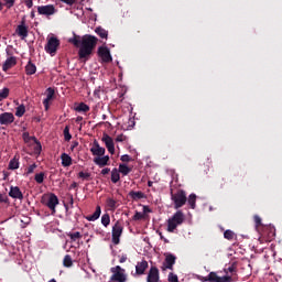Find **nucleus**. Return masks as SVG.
<instances>
[{
	"instance_id": "864d4df0",
	"label": "nucleus",
	"mask_w": 282,
	"mask_h": 282,
	"mask_svg": "<svg viewBox=\"0 0 282 282\" xmlns=\"http://www.w3.org/2000/svg\"><path fill=\"white\" fill-rule=\"evenodd\" d=\"M117 142H124L127 140V137L124 134H119L116 138Z\"/></svg>"
},
{
	"instance_id": "4468645a",
	"label": "nucleus",
	"mask_w": 282,
	"mask_h": 282,
	"mask_svg": "<svg viewBox=\"0 0 282 282\" xmlns=\"http://www.w3.org/2000/svg\"><path fill=\"white\" fill-rule=\"evenodd\" d=\"M15 34L21 36V39H28L29 29L28 25H25V18H23L20 24L17 26Z\"/></svg>"
},
{
	"instance_id": "f8f14e48",
	"label": "nucleus",
	"mask_w": 282,
	"mask_h": 282,
	"mask_svg": "<svg viewBox=\"0 0 282 282\" xmlns=\"http://www.w3.org/2000/svg\"><path fill=\"white\" fill-rule=\"evenodd\" d=\"M101 141L106 144L108 152L113 155V153H116V144L113 143V139L109 134L104 133Z\"/></svg>"
},
{
	"instance_id": "aec40b11",
	"label": "nucleus",
	"mask_w": 282,
	"mask_h": 282,
	"mask_svg": "<svg viewBox=\"0 0 282 282\" xmlns=\"http://www.w3.org/2000/svg\"><path fill=\"white\" fill-rule=\"evenodd\" d=\"M93 162L102 169L104 166H109V155L96 156Z\"/></svg>"
},
{
	"instance_id": "cd10ccee",
	"label": "nucleus",
	"mask_w": 282,
	"mask_h": 282,
	"mask_svg": "<svg viewBox=\"0 0 282 282\" xmlns=\"http://www.w3.org/2000/svg\"><path fill=\"white\" fill-rule=\"evenodd\" d=\"M106 206L110 210H116V208H118V200L109 197V198L106 199Z\"/></svg>"
},
{
	"instance_id": "6ab92c4d",
	"label": "nucleus",
	"mask_w": 282,
	"mask_h": 282,
	"mask_svg": "<svg viewBox=\"0 0 282 282\" xmlns=\"http://www.w3.org/2000/svg\"><path fill=\"white\" fill-rule=\"evenodd\" d=\"M9 197H12V199H20L23 200V192H21V188L19 186H11L9 191Z\"/></svg>"
},
{
	"instance_id": "338daca9",
	"label": "nucleus",
	"mask_w": 282,
	"mask_h": 282,
	"mask_svg": "<svg viewBox=\"0 0 282 282\" xmlns=\"http://www.w3.org/2000/svg\"><path fill=\"white\" fill-rule=\"evenodd\" d=\"M76 122H83V117H82V116H78V117L76 118Z\"/></svg>"
},
{
	"instance_id": "e433bc0d",
	"label": "nucleus",
	"mask_w": 282,
	"mask_h": 282,
	"mask_svg": "<svg viewBox=\"0 0 282 282\" xmlns=\"http://www.w3.org/2000/svg\"><path fill=\"white\" fill-rule=\"evenodd\" d=\"M101 224H102V226H105V228H107V226H109V224H111V217L109 216V214H104L101 216Z\"/></svg>"
},
{
	"instance_id": "680f3d73",
	"label": "nucleus",
	"mask_w": 282,
	"mask_h": 282,
	"mask_svg": "<svg viewBox=\"0 0 282 282\" xmlns=\"http://www.w3.org/2000/svg\"><path fill=\"white\" fill-rule=\"evenodd\" d=\"M145 213H151V208H149V206H143V215H145Z\"/></svg>"
},
{
	"instance_id": "20e7f679",
	"label": "nucleus",
	"mask_w": 282,
	"mask_h": 282,
	"mask_svg": "<svg viewBox=\"0 0 282 282\" xmlns=\"http://www.w3.org/2000/svg\"><path fill=\"white\" fill-rule=\"evenodd\" d=\"M171 199L174 204V208L177 210L187 202L186 192L184 189H177L175 193L171 191Z\"/></svg>"
},
{
	"instance_id": "a878e982",
	"label": "nucleus",
	"mask_w": 282,
	"mask_h": 282,
	"mask_svg": "<svg viewBox=\"0 0 282 282\" xmlns=\"http://www.w3.org/2000/svg\"><path fill=\"white\" fill-rule=\"evenodd\" d=\"M25 73L28 76H33L36 74V65H34L31 61L25 66Z\"/></svg>"
},
{
	"instance_id": "6e6d98bb",
	"label": "nucleus",
	"mask_w": 282,
	"mask_h": 282,
	"mask_svg": "<svg viewBox=\"0 0 282 282\" xmlns=\"http://www.w3.org/2000/svg\"><path fill=\"white\" fill-rule=\"evenodd\" d=\"M62 3H66L67 6H74L76 3V0H59Z\"/></svg>"
},
{
	"instance_id": "4be33fe9",
	"label": "nucleus",
	"mask_w": 282,
	"mask_h": 282,
	"mask_svg": "<svg viewBox=\"0 0 282 282\" xmlns=\"http://www.w3.org/2000/svg\"><path fill=\"white\" fill-rule=\"evenodd\" d=\"M17 65V57H9L2 65V72H8V69H12Z\"/></svg>"
},
{
	"instance_id": "39448f33",
	"label": "nucleus",
	"mask_w": 282,
	"mask_h": 282,
	"mask_svg": "<svg viewBox=\"0 0 282 282\" xmlns=\"http://www.w3.org/2000/svg\"><path fill=\"white\" fill-rule=\"evenodd\" d=\"M61 47V40L55 36L48 37L47 43L44 46L46 54H51L52 56H56V52Z\"/></svg>"
},
{
	"instance_id": "412c9836",
	"label": "nucleus",
	"mask_w": 282,
	"mask_h": 282,
	"mask_svg": "<svg viewBox=\"0 0 282 282\" xmlns=\"http://www.w3.org/2000/svg\"><path fill=\"white\" fill-rule=\"evenodd\" d=\"M148 268H149V262L147 260H142L141 262H138L135 265V274H138V276H142V274L147 272Z\"/></svg>"
},
{
	"instance_id": "c756f323",
	"label": "nucleus",
	"mask_w": 282,
	"mask_h": 282,
	"mask_svg": "<svg viewBox=\"0 0 282 282\" xmlns=\"http://www.w3.org/2000/svg\"><path fill=\"white\" fill-rule=\"evenodd\" d=\"M17 169H19V158L18 156L11 159L10 162H9V170L10 171H17Z\"/></svg>"
},
{
	"instance_id": "2f4dec72",
	"label": "nucleus",
	"mask_w": 282,
	"mask_h": 282,
	"mask_svg": "<svg viewBox=\"0 0 282 282\" xmlns=\"http://www.w3.org/2000/svg\"><path fill=\"white\" fill-rule=\"evenodd\" d=\"M64 268H72L74 265V261L72 260V256L66 254L63 260Z\"/></svg>"
},
{
	"instance_id": "9b49d317",
	"label": "nucleus",
	"mask_w": 282,
	"mask_h": 282,
	"mask_svg": "<svg viewBox=\"0 0 282 282\" xmlns=\"http://www.w3.org/2000/svg\"><path fill=\"white\" fill-rule=\"evenodd\" d=\"M97 54L104 63H111V61H113L111 52L107 46H99Z\"/></svg>"
},
{
	"instance_id": "49530a36",
	"label": "nucleus",
	"mask_w": 282,
	"mask_h": 282,
	"mask_svg": "<svg viewBox=\"0 0 282 282\" xmlns=\"http://www.w3.org/2000/svg\"><path fill=\"white\" fill-rule=\"evenodd\" d=\"M35 148L34 151L35 153H37V155H41V151H43V147L41 145V143L39 141H35Z\"/></svg>"
},
{
	"instance_id": "e2e57ef3",
	"label": "nucleus",
	"mask_w": 282,
	"mask_h": 282,
	"mask_svg": "<svg viewBox=\"0 0 282 282\" xmlns=\"http://www.w3.org/2000/svg\"><path fill=\"white\" fill-rule=\"evenodd\" d=\"M159 235H160V238L162 239V241H164V243H169V239L164 238L162 232H160Z\"/></svg>"
},
{
	"instance_id": "c85d7f7f",
	"label": "nucleus",
	"mask_w": 282,
	"mask_h": 282,
	"mask_svg": "<svg viewBox=\"0 0 282 282\" xmlns=\"http://www.w3.org/2000/svg\"><path fill=\"white\" fill-rule=\"evenodd\" d=\"M111 182L112 184L120 182V172L116 167L111 171Z\"/></svg>"
},
{
	"instance_id": "603ef678",
	"label": "nucleus",
	"mask_w": 282,
	"mask_h": 282,
	"mask_svg": "<svg viewBox=\"0 0 282 282\" xmlns=\"http://www.w3.org/2000/svg\"><path fill=\"white\" fill-rule=\"evenodd\" d=\"M121 162H131V156L129 154L121 155Z\"/></svg>"
},
{
	"instance_id": "c9c22d12",
	"label": "nucleus",
	"mask_w": 282,
	"mask_h": 282,
	"mask_svg": "<svg viewBox=\"0 0 282 282\" xmlns=\"http://www.w3.org/2000/svg\"><path fill=\"white\" fill-rule=\"evenodd\" d=\"M187 202H188L191 208L195 209V206H196L195 204H196V202H197V195L191 194V195L188 196V198H187Z\"/></svg>"
},
{
	"instance_id": "a19ab883",
	"label": "nucleus",
	"mask_w": 282,
	"mask_h": 282,
	"mask_svg": "<svg viewBox=\"0 0 282 282\" xmlns=\"http://www.w3.org/2000/svg\"><path fill=\"white\" fill-rule=\"evenodd\" d=\"M34 180L37 184H43V182L45 180V173L41 172V173L35 174Z\"/></svg>"
},
{
	"instance_id": "4d7b16f0",
	"label": "nucleus",
	"mask_w": 282,
	"mask_h": 282,
	"mask_svg": "<svg viewBox=\"0 0 282 282\" xmlns=\"http://www.w3.org/2000/svg\"><path fill=\"white\" fill-rule=\"evenodd\" d=\"M127 254H121L119 259V263H126L127 262Z\"/></svg>"
},
{
	"instance_id": "c03bdc74",
	"label": "nucleus",
	"mask_w": 282,
	"mask_h": 282,
	"mask_svg": "<svg viewBox=\"0 0 282 282\" xmlns=\"http://www.w3.org/2000/svg\"><path fill=\"white\" fill-rule=\"evenodd\" d=\"M0 204H10V198H8V195L0 194Z\"/></svg>"
},
{
	"instance_id": "f257e3e1",
	"label": "nucleus",
	"mask_w": 282,
	"mask_h": 282,
	"mask_svg": "<svg viewBox=\"0 0 282 282\" xmlns=\"http://www.w3.org/2000/svg\"><path fill=\"white\" fill-rule=\"evenodd\" d=\"M75 47H78V56L80 61L89 58L94 54V50L98 45V37L91 34H86L84 36L74 35L73 39L69 40Z\"/></svg>"
},
{
	"instance_id": "79ce46f5",
	"label": "nucleus",
	"mask_w": 282,
	"mask_h": 282,
	"mask_svg": "<svg viewBox=\"0 0 282 282\" xmlns=\"http://www.w3.org/2000/svg\"><path fill=\"white\" fill-rule=\"evenodd\" d=\"M64 140L66 142H69V140H72V133H69V126H66L64 128Z\"/></svg>"
},
{
	"instance_id": "423d86ee",
	"label": "nucleus",
	"mask_w": 282,
	"mask_h": 282,
	"mask_svg": "<svg viewBox=\"0 0 282 282\" xmlns=\"http://www.w3.org/2000/svg\"><path fill=\"white\" fill-rule=\"evenodd\" d=\"M205 282H232V276L225 275L219 276L217 275V272H209L207 276L204 278Z\"/></svg>"
},
{
	"instance_id": "3c124183",
	"label": "nucleus",
	"mask_w": 282,
	"mask_h": 282,
	"mask_svg": "<svg viewBox=\"0 0 282 282\" xmlns=\"http://www.w3.org/2000/svg\"><path fill=\"white\" fill-rule=\"evenodd\" d=\"M17 0H4L7 8H13Z\"/></svg>"
},
{
	"instance_id": "0eeeda50",
	"label": "nucleus",
	"mask_w": 282,
	"mask_h": 282,
	"mask_svg": "<svg viewBox=\"0 0 282 282\" xmlns=\"http://www.w3.org/2000/svg\"><path fill=\"white\" fill-rule=\"evenodd\" d=\"M111 272L113 273L111 276L112 281L127 282V275L124 274V269L120 268V265L111 268Z\"/></svg>"
},
{
	"instance_id": "09e8293b",
	"label": "nucleus",
	"mask_w": 282,
	"mask_h": 282,
	"mask_svg": "<svg viewBox=\"0 0 282 282\" xmlns=\"http://www.w3.org/2000/svg\"><path fill=\"white\" fill-rule=\"evenodd\" d=\"M227 272H237V262L235 263H232L231 265H229L228 268H227Z\"/></svg>"
},
{
	"instance_id": "5fc2aeb1",
	"label": "nucleus",
	"mask_w": 282,
	"mask_h": 282,
	"mask_svg": "<svg viewBox=\"0 0 282 282\" xmlns=\"http://www.w3.org/2000/svg\"><path fill=\"white\" fill-rule=\"evenodd\" d=\"M24 4L26 6V8H33L34 6V1L33 0H24Z\"/></svg>"
},
{
	"instance_id": "5701e85b",
	"label": "nucleus",
	"mask_w": 282,
	"mask_h": 282,
	"mask_svg": "<svg viewBox=\"0 0 282 282\" xmlns=\"http://www.w3.org/2000/svg\"><path fill=\"white\" fill-rule=\"evenodd\" d=\"M129 197L133 202H140V199H147V195L143 192H135V191L129 192Z\"/></svg>"
},
{
	"instance_id": "a211bd4d",
	"label": "nucleus",
	"mask_w": 282,
	"mask_h": 282,
	"mask_svg": "<svg viewBox=\"0 0 282 282\" xmlns=\"http://www.w3.org/2000/svg\"><path fill=\"white\" fill-rule=\"evenodd\" d=\"M12 122H14V115L12 112H3L0 115V124L8 127V124H12Z\"/></svg>"
},
{
	"instance_id": "9d476101",
	"label": "nucleus",
	"mask_w": 282,
	"mask_h": 282,
	"mask_svg": "<svg viewBox=\"0 0 282 282\" xmlns=\"http://www.w3.org/2000/svg\"><path fill=\"white\" fill-rule=\"evenodd\" d=\"M122 225H120V221H117L115 226L112 227V243L115 246H118L120 243V237H122Z\"/></svg>"
},
{
	"instance_id": "0e129e2a",
	"label": "nucleus",
	"mask_w": 282,
	"mask_h": 282,
	"mask_svg": "<svg viewBox=\"0 0 282 282\" xmlns=\"http://www.w3.org/2000/svg\"><path fill=\"white\" fill-rule=\"evenodd\" d=\"M76 147H78V141H74L70 149L72 151H74V149H76Z\"/></svg>"
},
{
	"instance_id": "473e14b6",
	"label": "nucleus",
	"mask_w": 282,
	"mask_h": 282,
	"mask_svg": "<svg viewBox=\"0 0 282 282\" xmlns=\"http://www.w3.org/2000/svg\"><path fill=\"white\" fill-rule=\"evenodd\" d=\"M66 235H67V237L70 238V241H78V239H83V235L79 231L68 232Z\"/></svg>"
},
{
	"instance_id": "7ed1b4c3",
	"label": "nucleus",
	"mask_w": 282,
	"mask_h": 282,
	"mask_svg": "<svg viewBox=\"0 0 282 282\" xmlns=\"http://www.w3.org/2000/svg\"><path fill=\"white\" fill-rule=\"evenodd\" d=\"M41 204L47 206L52 210V215H54L56 213V206H58V196L54 193L45 194L41 198Z\"/></svg>"
},
{
	"instance_id": "6e6552de",
	"label": "nucleus",
	"mask_w": 282,
	"mask_h": 282,
	"mask_svg": "<svg viewBox=\"0 0 282 282\" xmlns=\"http://www.w3.org/2000/svg\"><path fill=\"white\" fill-rule=\"evenodd\" d=\"M37 13L42 17H52L56 14V8L54 4H46L37 7Z\"/></svg>"
},
{
	"instance_id": "774afa93",
	"label": "nucleus",
	"mask_w": 282,
	"mask_h": 282,
	"mask_svg": "<svg viewBox=\"0 0 282 282\" xmlns=\"http://www.w3.org/2000/svg\"><path fill=\"white\" fill-rule=\"evenodd\" d=\"M148 186L151 188V186H153V181H149Z\"/></svg>"
},
{
	"instance_id": "8fccbe9b",
	"label": "nucleus",
	"mask_w": 282,
	"mask_h": 282,
	"mask_svg": "<svg viewBox=\"0 0 282 282\" xmlns=\"http://www.w3.org/2000/svg\"><path fill=\"white\" fill-rule=\"evenodd\" d=\"M34 169H36V163H33L28 167L26 175H31V173H34Z\"/></svg>"
},
{
	"instance_id": "dca6fc26",
	"label": "nucleus",
	"mask_w": 282,
	"mask_h": 282,
	"mask_svg": "<svg viewBox=\"0 0 282 282\" xmlns=\"http://www.w3.org/2000/svg\"><path fill=\"white\" fill-rule=\"evenodd\" d=\"M90 152L93 153V155H96V158H102V155L107 153V150L100 147V143H98V141L95 140L93 147L90 148Z\"/></svg>"
},
{
	"instance_id": "7c9ffc66",
	"label": "nucleus",
	"mask_w": 282,
	"mask_h": 282,
	"mask_svg": "<svg viewBox=\"0 0 282 282\" xmlns=\"http://www.w3.org/2000/svg\"><path fill=\"white\" fill-rule=\"evenodd\" d=\"M76 111H78L79 113H87L89 111V106H87V104L85 102H80L76 108Z\"/></svg>"
},
{
	"instance_id": "a18cd8bd",
	"label": "nucleus",
	"mask_w": 282,
	"mask_h": 282,
	"mask_svg": "<svg viewBox=\"0 0 282 282\" xmlns=\"http://www.w3.org/2000/svg\"><path fill=\"white\" fill-rule=\"evenodd\" d=\"M253 221L256 224V228H259L262 226V223H261V217H259V215H254L253 216Z\"/></svg>"
},
{
	"instance_id": "69168bd1",
	"label": "nucleus",
	"mask_w": 282,
	"mask_h": 282,
	"mask_svg": "<svg viewBox=\"0 0 282 282\" xmlns=\"http://www.w3.org/2000/svg\"><path fill=\"white\" fill-rule=\"evenodd\" d=\"M28 138H30V133H29V132H24V133H23V139H24V140H28Z\"/></svg>"
},
{
	"instance_id": "bf43d9fd",
	"label": "nucleus",
	"mask_w": 282,
	"mask_h": 282,
	"mask_svg": "<svg viewBox=\"0 0 282 282\" xmlns=\"http://www.w3.org/2000/svg\"><path fill=\"white\" fill-rule=\"evenodd\" d=\"M68 188L69 191H74L75 188H78V183L73 182Z\"/></svg>"
},
{
	"instance_id": "f3484780",
	"label": "nucleus",
	"mask_w": 282,
	"mask_h": 282,
	"mask_svg": "<svg viewBox=\"0 0 282 282\" xmlns=\"http://www.w3.org/2000/svg\"><path fill=\"white\" fill-rule=\"evenodd\" d=\"M55 94H56V91L54 90V88L48 87L46 89V98L43 100L45 111L50 110V102H52V100H54Z\"/></svg>"
},
{
	"instance_id": "1a4fd4ad",
	"label": "nucleus",
	"mask_w": 282,
	"mask_h": 282,
	"mask_svg": "<svg viewBox=\"0 0 282 282\" xmlns=\"http://www.w3.org/2000/svg\"><path fill=\"white\" fill-rule=\"evenodd\" d=\"M165 260L162 265V270H173L175 265V261H177V257L173 253H164Z\"/></svg>"
},
{
	"instance_id": "ea45409f",
	"label": "nucleus",
	"mask_w": 282,
	"mask_h": 282,
	"mask_svg": "<svg viewBox=\"0 0 282 282\" xmlns=\"http://www.w3.org/2000/svg\"><path fill=\"white\" fill-rule=\"evenodd\" d=\"M224 237L225 239H227L228 241H232V239H235V232L230 229H227L225 232H224Z\"/></svg>"
},
{
	"instance_id": "f704fd0d",
	"label": "nucleus",
	"mask_w": 282,
	"mask_h": 282,
	"mask_svg": "<svg viewBox=\"0 0 282 282\" xmlns=\"http://www.w3.org/2000/svg\"><path fill=\"white\" fill-rule=\"evenodd\" d=\"M119 173H122L123 175H129V173H131V167H128L127 164H119Z\"/></svg>"
},
{
	"instance_id": "72a5a7b5",
	"label": "nucleus",
	"mask_w": 282,
	"mask_h": 282,
	"mask_svg": "<svg viewBox=\"0 0 282 282\" xmlns=\"http://www.w3.org/2000/svg\"><path fill=\"white\" fill-rule=\"evenodd\" d=\"M10 96V88L4 87L0 90V102L1 100H6Z\"/></svg>"
},
{
	"instance_id": "58836bf2",
	"label": "nucleus",
	"mask_w": 282,
	"mask_h": 282,
	"mask_svg": "<svg viewBox=\"0 0 282 282\" xmlns=\"http://www.w3.org/2000/svg\"><path fill=\"white\" fill-rule=\"evenodd\" d=\"M77 177H79V180L89 181V180H91V173H89V172H79L77 174Z\"/></svg>"
},
{
	"instance_id": "b1692460",
	"label": "nucleus",
	"mask_w": 282,
	"mask_h": 282,
	"mask_svg": "<svg viewBox=\"0 0 282 282\" xmlns=\"http://www.w3.org/2000/svg\"><path fill=\"white\" fill-rule=\"evenodd\" d=\"M101 213H102V209L100 208V206H97L94 214L86 217L87 221H96L100 219Z\"/></svg>"
},
{
	"instance_id": "2eb2a0df",
	"label": "nucleus",
	"mask_w": 282,
	"mask_h": 282,
	"mask_svg": "<svg viewBox=\"0 0 282 282\" xmlns=\"http://www.w3.org/2000/svg\"><path fill=\"white\" fill-rule=\"evenodd\" d=\"M275 236L276 229L274 228V226L269 225L263 227L262 237H267V241H272V239H274Z\"/></svg>"
},
{
	"instance_id": "37998d69",
	"label": "nucleus",
	"mask_w": 282,
	"mask_h": 282,
	"mask_svg": "<svg viewBox=\"0 0 282 282\" xmlns=\"http://www.w3.org/2000/svg\"><path fill=\"white\" fill-rule=\"evenodd\" d=\"M141 219H144V214L140 212H135V214L132 217L133 221H141Z\"/></svg>"
},
{
	"instance_id": "393cba45",
	"label": "nucleus",
	"mask_w": 282,
	"mask_h": 282,
	"mask_svg": "<svg viewBox=\"0 0 282 282\" xmlns=\"http://www.w3.org/2000/svg\"><path fill=\"white\" fill-rule=\"evenodd\" d=\"M61 160H62V166L64 167L72 166V156H69V154L62 153Z\"/></svg>"
},
{
	"instance_id": "052dcab7",
	"label": "nucleus",
	"mask_w": 282,
	"mask_h": 282,
	"mask_svg": "<svg viewBox=\"0 0 282 282\" xmlns=\"http://www.w3.org/2000/svg\"><path fill=\"white\" fill-rule=\"evenodd\" d=\"M94 96H95V98H100V88L95 89Z\"/></svg>"
},
{
	"instance_id": "4c0bfd02",
	"label": "nucleus",
	"mask_w": 282,
	"mask_h": 282,
	"mask_svg": "<svg viewBox=\"0 0 282 282\" xmlns=\"http://www.w3.org/2000/svg\"><path fill=\"white\" fill-rule=\"evenodd\" d=\"M24 115H25V106H24V105H20V106L17 108L15 116H17L18 118H23Z\"/></svg>"
},
{
	"instance_id": "13d9d810",
	"label": "nucleus",
	"mask_w": 282,
	"mask_h": 282,
	"mask_svg": "<svg viewBox=\"0 0 282 282\" xmlns=\"http://www.w3.org/2000/svg\"><path fill=\"white\" fill-rule=\"evenodd\" d=\"M110 172H111V169L105 167L104 170H101V175H109Z\"/></svg>"
},
{
	"instance_id": "bb28decb",
	"label": "nucleus",
	"mask_w": 282,
	"mask_h": 282,
	"mask_svg": "<svg viewBox=\"0 0 282 282\" xmlns=\"http://www.w3.org/2000/svg\"><path fill=\"white\" fill-rule=\"evenodd\" d=\"M95 32L100 39H109V31L102 29V26L96 28Z\"/></svg>"
},
{
	"instance_id": "f03ea898",
	"label": "nucleus",
	"mask_w": 282,
	"mask_h": 282,
	"mask_svg": "<svg viewBox=\"0 0 282 282\" xmlns=\"http://www.w3.org/2000/svg\"><path fill=\"white\" fill-rule=\"evenodd\" d=\"M184 224V213L182 210H177L172 218L167 220V232H175V229L178 226Z\"/></svg>"
},
{
	"instance_id": "ddd939ff",
	"label": "nucleus",
	"mask_w": 282,
	"mask_h": 282,
	"mask_svg": "<svg viewBox=\"0 0 282 282\" xmlns=\"http://www.w3.org/2000/svg\"><path fill=\"white\" fill-rule=\"evenodd\" d=\"M147 282H161L160 281V269L158 267H151L148 276Z\"/></svg>"
},
{
	"instance_id": "de8ad7c7",
	"label": "nucleus",
	"mask_w": 282,
	"mask_h": 282,
	"mask_svg": "<svg viewBox=\"0 0 282 282\" xmlns=\"http://www.w3.org/2000/svg\"><path fill=\"white\" fill-rule=\"evenodd\" d=\"M167 281H170V282H180L177 275H175L173 273L169 274Z\"/></svg>"
}]
</instances>
